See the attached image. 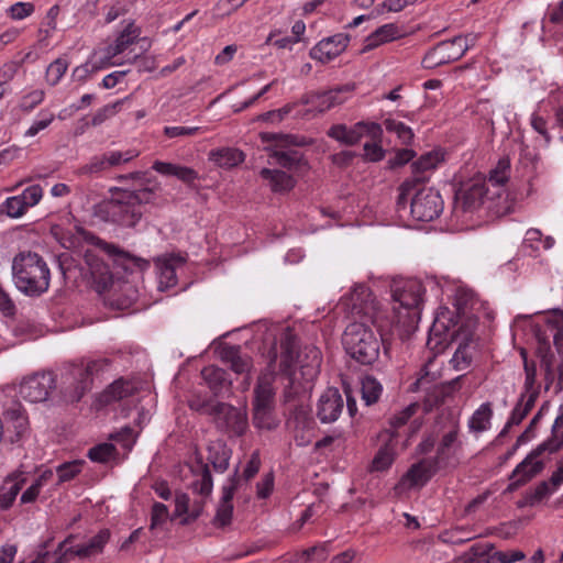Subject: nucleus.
Here are the masks:
<instances>
[{"instance_id": "f257e3e1", "label": "nucleus", "mask_w": 563, "mask_h": 563, "mask_svg": "<svg viewBox=\"0 0 563 563\" xmlns=\"http://www.w3.org/2000/svg\"><path fill=\"white\" fill-rule=\"evenodd\" d=\"M335 309L351 318L342 339L346 353L361 364L374 363L379 355L382 340L371 325L376 328L380 338L395 332L393 322L379 313L380 301L366 285L356 284L340 299Z\"/></svg>"}, {"instance_id": "f03ea898", "label": "nucleus", "mask_w": 563, "mask_h": 563, "mask_svg": "<svg viewBox=\"0 0 563 563\" xmlns=\"http://www.w3.org/2000/svg\"><path fill=\"white\" fill-rule=\"evenodd\" d=\"M109 261L131 273L134 268L143 271L148 266L145 260L132 256L108 243L86 250L65 251L58 256L59 268L66 279L74 283L84 282L99 294L113 285Z\"/></svg>"}, {"instance_id": "7ed1b4c3", "label": "nucleus", "mask_w": 563, "mask_h": 563, "mask_svg": "<svg viewBox=\"0 0 563 563\" xmlns=\"http://www.w3.org/2000/svg\"><path fill=\"white\" fill-rule=\"evenodd\" d=\"M151 177L150 172H134L119 177L120 181L136 180L141 188L123 189L104 205L112 222L128 228L135 227L140 222L146 211V206L154 202L156 198L155 186L152 185Z\"/></svg>"}, {"instance_id": "20e7f679", "label": "nucleus", "mask_w": 563, "mask_h": 563, "mask_svg": "<svg viewBox=\"0 0 563 563\" xmlns=\"http://www.w3.org/2000/svg\"><path fill=\"white\" fill-rule=\"evenodd\" d=\"M322 362L318 347L308 345L296 352L290 344L283 346L279 374L288 380V397L309 393L320 373Z\"/></svg>"}, {"instance_id": "39448f33", "label": "nucleus", "mask_w": 563, "mask_h": 563, "mask_svg": "<svg viewBox=\"0 0 563 563\" xmlns=\"http://www.w3.org/2000/svg\"><path fill=\"white\" fill-rule=\"evenodd\" d=\"M423 287L417 279H406L393 285V306L389 311L380 303V316L393 322V329L400 338L409 335L420 319Z\"/></svg>"}, {"instance_id": "423d86ee", "label": "nucleus", "mask_w": 563, "mask_h": 563, "mask_svg": "<svg viewBox=\"0 0 563 563\" xmlns=\"http://www.w3.org/2000/svg\"><path fill=\"white\" fill-rule=\"evenodd\" d=\"M443 200L438 190L416 180H406L399 187L397 211L400 217L410 214L416 221L428 222L440 216Z\"/></svg>"}, {"instance_id": "0eeeda50", "label": "nucleus", "mask_w": 563, "mask_h": 563, "mask_svg": "<svg viewBox=\"0 0 563 563\" xmlns=\"http://www.w3.org/2000/svg\"><path fill=\"white\" fill-rule=\"evenodd\" d=\"M12 277L15 287L30 297H38L49 288V268L35 252L23 251L13 257Z\"/></svg>"}, {"instance_id": "6e6552de", "label": "nucleus", "mask_w": 563, "mask_h": 563, "mask_svg": "<svg viewBox=\"0 0 563 563\" xmlns=\"http://www.w3.org/2000/svg\"><path fill=\"white\" fill-rule=\"evenodd\" d=\"M29 430V419L15 390H0V440L20 442Z\"/></svg>"}, {"instance_id": "1a4fd4ad", "label": "nucleus", "mask_w": 563, "mask_h": 563, "mask_svg": "<svg viewBox=\"0 0 563 563\" xmlns=\"http://www.w3.org/2000/svg\"><path fill=\"white\" fill-rule=\"evenodd\" d=\"M108 365L106 360H93L70 365L63 374V396L68 402H78L90 389L93 376Z\"/></svg>"}, {"instance_id": "9d476101", "label": "nucleus", "mask_w": 563, "mask_h": 563, "mask_svg": "<svg viewBox=\"0 0 563 563\" xmlns=\"http://www.w3.org/2000/svg\"><path fill=\"white\" fill-rule=\"evenodd\" d=\"M111 532L109 529H101L96 536L91 537L87 542L67 547L73 537H68L54 552L55 561L52 563H67L74 558L88 559L101 554L104 547L110 541Z\"/></svg>"}, {"instance_id": "9b49d317", "label": "nucleus", "mask_w": 563, "mask_h": 563, "mask_svg": "<svg viewBox=\"0 0 563 563\" xmlns=\"http://www.w3.org/2000/svg\"><path fill=\"white\" fill-rule=\"evenodd\" d=\"M476 41V35L456 36L431 48L422 59V66L433 69L460 59Z\"/></svg>"}, {"instance_id": "f8f14e48", "label": "nucleus", "mask_w": 563, "mask_h": 563, "mask_svg": "<svg viewBox=\"0 0 563 563\" xmlns=\"http://www.w3.org/2000/svg\"><path fill=\"white\" fill-rule=\"evenodd\" d=\"M216 426L230 437H241L249 428L246 407L236 408L225 402L209 406Z\"/></svg>"}, {"instance_id": "ddd939ff", "label": "nucleus", "mask_w": 563, "mask_h": 563, "mask_svg": "<svg viewBox=\"0 0 563 563\" xmlns=\"http://www.w3.org/2000/svg\"><path fill=\"white\" fill-rule=\"evenodd\" d=\"M139 36V27L133 23H129L112 44L108 45L104 49H98V52L101 53L104 62H109V67L136 60L140 55L134 53L133 45Z\"/></svg>"}, {"instance_id": "4468645a", "label": "nucleus", "mask_w": 563, "mask_h": 563, "mask_svg": "<svg viewBox=\"0 0 563 563\" xmlns=\"http://www.w3.org/2000/svg\"><path fill=\"white\" fill-rule=\"evenodd\" d=\"M459 421L451 418L448 429L442 434L437 448V454L431 461L439 467H448L457 464L459 453L462 449V442L459 440Z\"/></svg>"}, {"instance_id": "2eb2a0df", "label": "nucleus", "mask_w": 563, "mask_h": 563, "mask_svg": "<svg viewBox=\"0 0 563 563\" xmlns=\"http://www.w3.org/2000/svg\"><path fill=\"white\" fill-rule=\"evenodd\" d=\"M328 135L343 145H355L364 136H368L372 140L382 137L383 129L378 123L375 122H357L352 126L345 124H335L330 128Z\"/></svg>"}, {"instance_id": "dca6fc26", "label": "nucleus", "mask_w": 563, "mask_h": 563, "mask_svg": "<svg viewBox=\"0 0 563 563\" xmlns=\"http://www.w3.org/2000/svg\"><path fill=\"white\" fill-rule=\"evenodd\" d=\"M56 387V377L52 372H41L26 376L20 384L19 394L30 402L47 400Z\"/></svg>"}, {"instance_id": "f3484780", "label": "nucleus", "mask_w": 563, "mask_h": 563, "mask_svg": "<svg viewBox=\"0 0 563 563\" xmlns=\"http://www.w3.org/2000/svg\"><path fill=\"white\" fill-rule=\"evenodd\" d=\"M456 321L453 312H451L448 308L441 307L434 318V321L430 328V334L428 339V346L430 350L439 353L442 351L451 341L455 331L453 328L455 327Z\"/></svg>"}, {"instance_id": "a211bd4d", "label": "nucleus", "mask_w": 563, "mask_h": 563, "mask_svg": "<svg viewBox=\"0 0 563 563\" xmlns=\"http://www.w3.org/2000/svg\"><path fill=\"white\" fill-rule=\"evenodd\" d=\"M489 192L490 189L487 187L485 179L481 177L473 178L456 192L455 207L465 212H473L489 199Z\"/></svg>"}, {"instance_id": "6ab92c4d", "label": "nucleus", "mask_w": 563, "mask_h": 563, "mask_svg": "<svg viewBox=\"0 0 563 563\" xmlns=\"http://www.w3.org/2000/svg\"><path fill=\"white\" fill-rule=\"evenodd\" d=\"M140 152L137 150L108 151L101 155L93 156L90 162L79 168L81 175H92L109 170L121 164L129 163L137 157Z\"/></svg>"}, {"instance_id": "aec40b11", "label": "nucleus", "mask_w": 563, "mask_h": 563, "mask_svg": "<svg viewBox=\"0 0 563 563\" xmlns=\"http://www.w3.org/2000/svg\"><path fill=\"white\" fill-rule=\"evenodd\" d=\"M440 470L431 459H423L415 463L402 475L396 485V490L405 492L424 486L435 472Z\"/></svg>"}, {"instance_id": "412c9836", "label": "nucleus", "mask_w": 563, "mask_h": 563, "mask_svg": "<svg viewBox=\"0 0 563 563\" xmlns=\"http://www.w3.org/2000/svg\"><path fill=\"white\" fill-rule=\"evenodd\" d=\"M350 43V35L336 33L320 40L309 52L312 59L327 64L340 56Z\"/></svg>"}, {"instance_id": "4be33fe9", "label": "nucleus", "mask_w": 563, "mask_h": 563, "mask_svg": "<svg viewBox=\"0 0 563 563\" xmlns=\"http://www.w3.org/2000/svg\"><path fill=\"white\" fill-rule=\"evenodd\" d=\"M276 368V353L269 360L267 367L258 376L254 388L253 407H275V388L273 386Z\"/></svg>"}, {"instance_id": "5701e85b", "label": "nucleus", "mask_w": 563, "mask_h": 563, "mask_svg": "<svg viewBox=\"0 0 563 563\" xmlns=\"http://www.w3.org/2000/svg\"><path fill=\"white\" fill-rule=\"evenodd\" d=\"M220 360L228 364L235 374H245L243 389L246 390L251 384V369L253 363L247 354L242 353L240 346L224 345L219 350Z\"/></svg>"}, {"instance_id": "b1692460", "label": "nucleus", "mask_w": 563, "mask_h": 563, "mask_svg": "<svg viewBox=\"0 0 563 563\" xmlns=\"http://www.w3.org/2000/svg\"><path fill=\"white\" fill-rule=\"evenodd\" d=\"M343 398L336 388H328L317 404V417L322 423L334 422L343 410Z\"/></svg>"}, {"instance_id": "393cba45", "label": "nucleus", "mask_w": 563, "mask_h": 563, "mask_svg": "<svg viewBox=\"0 0 563 563\" xmlns=\"http://www.w3.org/2000/svg\"><path fill=\"white\" fill-rule=\"evenodd\" d=\"M545 449L547 445L544 443L539 444L516 466L511 474V478L516 484H525L542 471L543 462L539 457Z\"/></svg>"}, {"instance_id": "a878e982", "label": "nucleus", "mask_w": 563, "mask_h": 563, "mask_svg": "<svg viewBox=\"0 0 563 563\" xmlns=\"http://www.w3.org/2000/svg\"><path fill=\"white\" fill-rule=\"evenodd\" d=\"M186 467L194 476L190 483L194 492L202 497L209 496L212 492L213 483L208 465L202 462L201 457L196 455L195 460L186 464Z\"/></svg>"}, {"instance_id": "bb28decb", "label": "nucleus", "mask_w": 563, "mask_h": 563, "mask_svg": "<svg viewBox=\"0 0 563 563\" xmlns=\"http://www.w3.org/2000/svg\"><path fill=\"white\" fill-rule=\"evenodd\" d=\"M380 439L384 441L383 445L378 449L375 454L371 470L374 472H383L388 470L396 457V434L395 432L384 431L380 434Z\"/></svg>"}, {"instance_id": "cd10ccee", "label": "nucleus", "mask_w": 563, "mask_h": 563, "mask_svg": "<svg viewBox=\"0 0 563 563\" xmlns=\"http://www.w3.org/2000/svg\"><path fill=\"white\" fill-rule=\"evenodd\" d=\"M238 486V470L234 474L228 479V482L222 487V497L217 508L216 514V523L219 526H227L230 523L232 514H233V505L232 499L234 492Z\"/></svg>"}, {"instance_id": "c85d7f7f", "label": "nucleus", "mask_w": 563, "mask_h": 563, "mask_svg": "<svg viewBox=\"0 0 563 563\" xmlns=\"http://www.w3.org/2000/svg\"><path fill=\"white\" fill-rule=\"evenodd\" d=\"M157 288L165 291L176 285V254L174 252L155 260Z\"/></svg>"}, {"instance_id": "c756f323", "label": "nucleus", "mask_w": 563, "mask_h": 563, "mask_svg": "<svg viewBox=\"0 0 563 563\" xmlns=\"http://www.w3.org/2000/svg\"><path fill=\"white\" fill-rule=\"evenodd\" d=\"M26 483L23 472H13L8 475L0 486V510H8Z\"/></svg>"}, {"instance_id": "7c9ffc66", "label": "nucleus", "mask_w": 563, "mask_h": 563, "mask_svg": "<svg viewBox=\"0 0 563 563\" xmlns=\"http://www.w3.org/2000/svg\"><path fill=\"white\" fill-rule=\"evenodd\" d=\"M404 36V31L395 23H387L374 32H372L364 40V46L362 52H369L377 48L380 45L393 42Z\"/></svg>"}, {"instance_id": "2f4dec72", "label": "nucleus", "mask_w": 563, "mask_h": 563, "mask_svg": "<svg viewBox=\"0 0 563 563\" xmlns=\"http://www.w3.org/2000/svg\"><path fill=\"white\" fill-rule=\"evenodd\" d=\"M201 376L207 383L209 388L219 395L223 391L229 390L232 382L229 378L227 372L218 366L209 365L201 371Z\"/></svg>"}, {"instance_id": "473e14b6", "label": "nucleus", "mask_w": 563, "mask_h": 563, "mask_svg": "<svg viewBox=\"0 0 563 563\" xmlns=\"http://www.w3.org/2000/svg\"><path fill=\"white\" fill-rule=\"evenodd\" d=\"M261 177L275 192H286L294 188L295 179L284 170L263 168Z\"/></svg>"}, {"instance_id": "72a5a7b5", "label": "nucleus", "mask_w": 563, "mask_h": 563, "mask_svg": "<svg viewBox=\"0 0 563 563\" xmlns=\"http://www.w3.org/2000/svg\"><path fill=\"white\" fill-rule=\"evenodd\" d=\"M208 452V459L213 468L219 473L227 471L231 459V449H229L222 441H217L209 445Z\"/></svg>"}, {"instance_id": "f704fd0d", "label": "nucleus", "mask_w": 563, "mask_h": 563, "mask_svg": "<svg viewBox=\"0 0 563 563\" xmlns=\"http://www.w3.org/2000/svg\"><path fill=\"white\" fill-rule=\"evenodd\" d=\"M109 67V62H104L101 53L95 51L91 57L82 65L77 66L73 71L75 80L85 81L90 75Z\"/></svg>"}, {"instance_id": "c9c22d12", "label": "nucleus", "mask_w": 563, "mask_h": 563, "mask_svg": "<svg viewBox=\"0 0 563 563\" xmlns=\"http://www.w3.org/2000/svg\"><path fill=\"white\" fill-rule=\"evenodd\" d=\"M344 101L341 90H329L321 93L311 95L306 103L311 104L319 112H324L332 107Z\"/></svg>"}, {"instance_id": "e433bc0d", "label": "nucleus", "mask_w": 563, "mask_h": 563, "mask_svg": "<svg viewBox=\"0 0 563 563\" xmlns=\"http://www.w3.org/2000/svg\"><path fill=\"white\" fill-rule=\"evenodd\" d=\"M510 162L508 158L498 161L494 169L490 170L489 177L486 180L487 187H493L495 190L492 195L499 196L503 186L509 179Z\"/></svg>"}, {"instance_id": "4c0bfd02", "label": "nucleus", "mask_w": 563, "mask_h": 563, "mask_svg": "<svg viewBox=\"0 0 563 563\" xmlns=\"http://www.w3.org/2000/svg\"><path fill=\"white\" fill-rule=\"evenodd\" d=\"M493 410L489 402L482 404L468 419V430L473 433H482L490 428Z\"/></svg>"}, {"instance_id": "58836bf2", "label": "nucleus", "mask_w": 563, "mask_h": 563, "mask_svg": "<svg viewBox=\"0 0 563 563\" xmlns=\"http://www.w3.org/2000/svg\"><path fill=\"white\" fill-rule=\"evenodd\" d=\"M244 154L238 148L223 147L210 153V159L220 167L231 168L244 161Z\"/></svg>"}, {"instance_id": "ea45409f", "label": "nucleus", "mask_w": 563, "mask_h": 563, "mask_svg": "<svg viewBox=\"0 0 563 563\" xmlns=\"http://www.w3.org/2000/svg\"><path fill=\"white\" fill-rule=\"evenodd\" d=\"M136 391L133 382L120 378L113 382L103 393V398L107 402L122 400L128 398Z\"/></svg>"}, {"instance_id": "a19ab883", "label": "nucleus", "mask_w": 563, "mask_h": 563, "mask_svg": "<svg viewBox=\"0 0 563 563\" xmlns=\"http://www.w3.org/2000/svg\"><path fill=\"white\" fill-rule=\"evenodd\" d=\"M275 407H253V424L260 430H273L278 426V420L274 415Z\"/></svg>"}, {"instance_id": "79ce46f5", "label": "nucleus", "mask_w": 563, "mask_h": 563, "mask_svg": "<svg viewBox=\"0 0 563 563\" xmlns=\"http://www.w3.org/2000/svg\"><path fill=\"white\" fill-rule=\"evenodd\" d=\"M555 244V240L551 235H547L543 238L541 231L539 229H529L526 232L525 239H523V245L529 246L534 251H539L540 249L543 250H551Z\"/></svg>"}, {"instance_id": "37998d69", "label": "nucleus", "mask_w": 563, "mask_h": 563, "mask_svg": "<svg viewBox=\"0 0 563 563\" xmlns=\"http://www.w3.org/2000/svg\"><path fill=\"white\" fill-rule=\"evenodd\" d=\"M178 519L181 523H186L191 519L197 518L201 510V501H195L190 504L189 498L186 495H178Z\"/></svg>"}, {"instance_id": "c03bdc74", "label": "nucleus", "mask_w": 563, "mask_h": 563, "mask_svg": "<svg viewBox=\"0 0 563 563\" xmlns=\"http://www.w3.org/2000/svg\"><path fill=\"white\" fill-rule=\"evenodd\" d=\"M444 161V152L440 148L432 150L419 157L413 163L416 172H428L437 168Z\"/></svg>"}, {"instance_id": "a18cd8bd", "label": "nucleus", "mask_w": 563, "mask_h": 563, "mask_svg": "<svg viewBox=\"0 0 563 563\" xmlns=\"http://www.w3.org/2000/svg\"><path fill=\"white\" fill-rule=\"evenodd\" d=\"M55 121V113L48 109H42L33 120L30 128L24 132L25 137H34L46 130Z\"/></svg>"}, {"instance_id": "49530a36", "label": "nucleus", "mask_w": 563, "mask_h": 563, "mask_svg": "<svg viewBox=\"0 0 563 563\" xmlns=\"http://www.w3.org/2000/svg\"><path fill=\"white\" fill-rule=\"evenodd\" d=\"M361 391H362V399L364 400V402L367 406H371L379 399L382 391H383V387L376 378H374L372 376H365L362 379Z\"/></svg>"}, {"instance_id": "de8ad7c7", "label": "nucleus", "mask_w": 563, "mask_h": 563, "mask_svg": "<svg viewBox=\"0 0 563 563\" xmlns=\"http://www.w3.org/2000/svg\"><path fill=\"white\" fill-rule=\"evenodd\" d=\"M548 327L553 332V342L555 346L563 344V310H553L545 317Z\"/></svg>"}, {"instance_id": "09e8293b", "label": "nucleus", "mask_w": 563, "mask_h": 563, "mask_svg": "<svg viewBox=\"0 0 563 563\" xmlns=\"http://www.w3.org/2000/svg\"><path fill=\"white\" fill-rule=\"evenodd\" d=\"M85 462L82 460H74L65 462L56 467L58 484L69 482L81 473Z\"/></svg>"}, {"instance_id": "8fccbe9b", "label": "nucleus", "mask_w": 563, "mask_h": 563, "mask_svg": "<svg viewBox=\"0 0 563 563\" xmlns=\"http://www.w3.org/2000/svg\"><path fill=\"white\" fill-rule=\"evenodd\" d=\"M68 68L66 58H57L51 63L46 69V81L51 86H56Z\"/></svg>"}, {"instance_id": "3c124183", "label": "nucleus", "mask_w": 563, "mask_h": 563, "mask_svg": "<svg viewBox=\"0 0 563 563\" xmlns=\"http://www.w3.org/2000/svg\"><path fill=\"white\" fill-rule=\"evenodd\" d=\"M45 99V91L42 89H34L20 99L19 108L24 113L32 112Z\"/></svg>"}, {"instance_id": "603ef678", "label": "nucleus", "mask_w": 563, "mask_h": 563, "mask_svg": "<svg viewBox=\"0 0 563 563\" xmlns=\"http://www.w3.org/2000/svg\"><path fill=\"white\" fill-rule=\"evenodd\" d=\"M117 450L111 443L98 444L88 451V457L92 462L104 463L114 457Z\"/></svg>"}, {"instance_id": "864d4df0", "label": "nucleus", "mask_w": 563, "mask_h": 563, "mask_svg": "<svg viewBox=\"0 0 563 563\" xmlns=\"http://www.w3.org/2000/svg\"><path fill=\"white\" fill-rule=\"evenodd\" d=\"M385 128L388 132L396 134L402 144H409L413 139L411 129L400 121L386 120Z\"/></svg>"}, {"instance_id": "5fc2aeb1", "label": "nucleus", "mask_w": 563, "mask_h": 563, "mask_svg": "<svg viewBox=\"0 0 563 563\" xmlns=\"http://www.w3.org/2000/svg\"><path fill=\"white\" fill-rule=\"evenodd\" d=\"M1 209L3 212H5L11 218H20L27 210L23 199H21L20 196L7 198L5 201L1 206Z\"/></svg>"}, {"instance_id": "6e6d98bb", "label": "nucleus", "mask_w": 563, "mask_h": 563, "mask_svg": "<svg viewBox=\"0 0 563 563\" xmlns=\"http://www.w3.org/2000/svg\"><path fill=\"white\" fill-rule=\"evenodd\" d=\"M328 551L325 544L316 545L303 550L297 558V562L308 563L311 561H324L327 559Z\"/></svg>"}, {"instance_id": "4d7b16f0", "label": "nucleus", "mask_w": 563, "mask_h": 563, "mask_svg": "<svg viewBox=\"0 0 563 563\" xmlns=\"http://www.w3.org/2000/svg\"><path fill=\"white\" fill-rule=\"evenodd\" d=\"M472 354L467 345L457 347L451 358V364L456 371H464L471 365Z\"/></svg>"}, {"instance_id": "13d9d810", "label": "nucleus", "mask_w": 563, "mask_h": 563, "mask_svg": "<svg viewBox=\"0 0 563 563\" xmlns=\"http://www.w3.org/2000/svg\"><path fill=\"white\" fill-rule=\"evenodd\" d=\"M380 137L373 140V142H366L363 146V157L368 162H379L385 156V150L379 144Z\"/></svg>"}, {"instance_id": "bf43d9fd", "label": "nucleus", "mask_w": 563, "mask_h": 563, "mask_svg": "<svg viewBox=\"0 0 563 563\" xmlns=\"http://www.w3.org/2000/svg\"><path fill=\"white\" fill-rule=\"evenodd\" d=\"M35 7L31 2H16L8 9V15L12 20H23L33 14Z\"/></svg>"}, {"instance_id": "052dcab7", "label": "nucleus", "mask_w": 563, "mask_h": 563, "mask_svg": "<svg viewBox=\"0 0 563 563\" xmlns=\"http://www.w3.org/2000/svg\"><path fill=\"white\" fill-rule=\"evenodd\" d=\"M419 409L418 404H410L407 407H405L401 411L394 415L390 419V424L394 429H397L401 426H404Z\"/></svg>"}, {"instance_id": "680f3d73", "label": "nucleus", "mask_w": 563, "mask_h": 563, "mask_svg": "<svg viewBox=\"0 0 563 563\" xmlns=\"http://www.w3.org/2000/svg\"><path fill=\"white\" fill-rule=\"evenodd\" d=\"M19 196L23 199L25 207L29 209L40 202L43 196V189L40 185H33L25 188Z\"/></svg>"}, {"instance_id": "e2e57ef3", "label": "nucleus", "mask_w": 563, "mask_h": 563, "mask_svg": "<svg viewBox=\"0 0 563 563\" xmlns=\"http://www.w3.org/2000/svg\"><path fill=\"white\" fill-rule=\"evenodd\" d=\"M169 518L168 508L162 503H155L152 507V529H156L167 522Z\"/></svg>"}, {"instance_id": "0e129e2a", "label": "nucleus", "mask_w": 563, "mask_h": 563, "mask_svg": "<svg viewBox=\"0 0 563 563\" xmlns=\"http://www.w3.org/2000/svg\"><path fill=\"white\" fill-rule=\"evenodd\" d=\"M246 1L247 0H220L214 8L216 15L220 18L229 15Z\"/></svg>"}, {"instance_id": "69168bd1", "label": "nucleus", "mask_w": 563, "mask_h": 563, "mask_svg": "<svg viewBox=\"0 0 563 563\" xmlns=\"http://www.w3.org/2000/svg\"><path fill=\"white\" fill-rule=\"evenodd\" d=\"M291 106L287 104L280 109L267 111L257 117L258 121L269 122V123H279L284 120V118L290 113Z\"/></svg>"}, {"instance_id": "338daca9", "label": "nucleus", "mask_w": 563, "mask_h": 563, "mask_svg": "<svg viewBox=\"0 0 563 563\" xmlns=\"http://www.w3.org/2000/svg\"><path fill=\"white\" fill-rule=\"evenodd\" d=\"M112 438L122 443L123 448L128 450H131L135 442L134 430L130 427L122 428L121 431L117 432Z\"/></svg>"}, {"instance_id": "774afa93", "label": "nucleus", "mask_w": 563, "mask_h": 563, "mask_svg": "<svg viewBox=\"0 0 563 563\" xmlns=\"http://www.w3.org/2000/svg\"><path fill=\"white\" fill-rule=\"evenodd\" d=\"M274 489V476L272 473H267L263 476L261 482L257 484V497L258 498H267Z\"/></svg>"}]
</instances>
